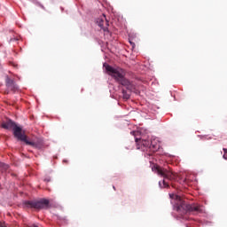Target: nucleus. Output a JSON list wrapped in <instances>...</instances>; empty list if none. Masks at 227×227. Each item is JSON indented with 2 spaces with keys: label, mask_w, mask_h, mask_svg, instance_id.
I'll return each mask as SVG.
<instances>
[{
  "label": "nucleus",
  "mask_w": 227,
  "mask_h": 227,
  "mask_svg": "<svg viewBox=\"0 0 227 227\" xmlns=\"http://www.w3.org/2000/svg\"><path fill=\"white\" fill-rule=\"evenodd\" d=\"M41 8H44L43 5H41Z\"/></svg>",
  "instance_id": "nucleus-13"
},
{
  "label": "nucleus",
  "mask_w": 227,
  "mask_h": 227,
  "mask_svg": "<svg viewBox=\"0 0 227 227\" xmlns=\"http://www.w3.org/2000/svg\"><path fill=\"white\" fill-rule=\"evenodd\" d=\"M1 127L2 129H5V130H11V129H12L13 136L18 141H22L26 143V145L34 146V148H42V146H43L42 140L38 142L27 140V136H26V132L22 129V127L17 125L12 119H7L5 121H3Z\"/></svg>",
  "instance_id": "nucleus-2"
},
{
  "label": "nucleus",
  "mask_w": 227,
  "mask_h": 227,
  "mask_svg": "<svg viewBox=\"0 0 227 227\" xmlns=\"http://www.w3.org/2000/svg\"><path fill=\"white\" fill-rule=\"evenodd\" d=\"M186 227H189V225H186Z\"/></svg>",
  "instance_id": "nucleus-16"
},
{
  "label": "nucleus",
  "mask_w": 227,
  "mask_h": 227,
  "mask_svg": "<svg viewBox=\"0 0 227 227\" xmlns=\"http://www.w3.org/2000/svg\"><path fill=\"white\" fill-rule=\"evenodd\" d=\"M104 67L106 68V74L114 77L116 82L124 86L129 91H132L133 93H137V90H136V85L125 78V70L121 67H113L109 66V64H104Z\"/></svg>",
  "instance_id": "nucleus-3"
},
{
  "label": "nucleus",
  "mask_w": 227,
  "mask_h": 227,
  "mask_svg": "<svg viewBox=\"0 0 227 227\" xmlns=\"http://www.w3.org/2000/svg\"><path fill=\"white\" fill-rule=\"evenodd\" d=\"M9 168H10V166L8 164H5V163L0 161L1 171H8Z\"/></svg>",
  "instance_id": "nucleus-9"
},
{
  "label": "nucleus",
  "mask_w": 227,
  "mask_h": 227,
  "mask_svg": "<svg viewBox=\"0 0 227 227\" xmlns=\"http://www.w3.org/2000/svg\"><path fill=\"white\" fill-rule=\"evenodd\" d=\"M152 171L164 178L162 182H159L160 187H169V184L166 180H176V174L173 173L168 167H160L158 164L152 166Z\"/></svg>",
  "instance_id": "nucleus-5"
},
{
  "label": "nucleus",
  "mask_w": 227,
  "mask_h": 227,
  "mask_svg": "<svg viewBox=\"0 0 227 227\" xmlns=\"http://www.w3.org/2000/svg\"><path fill=\"white\" fill-rule=\"evenodd\" d=\"M223 151L224 152V153H227V149L223 148Z\"/></svg>",
  "instance_id": "nucleus-12"
},
{
  "label": "nucleus",
  "mask_w": 227,
  "mask_h": 227,
  "mask_svg": "<svg viewBox=\"0 0 227 227\" xmlns=\"http://www.w3.org/2000/svg\"><path fill=\"white\" fill-rule=\"evenodd\" d=\"M223 159L225 160H227V156H226V154H223Z\"/></svg>",
  "instance_id": "nucleus-11"
},
{
  "label": "nucleus",
  "mask_w": 227,
  "mask_h": 227,
  "mask_svg": "<svg viewBox=\"0 0 227 227\" xmlns=\"http://www.w3.org/2000/svg\"><path fill=\"white\" fill-rule=\"evenodd\" d=\"M35 227H36V226H35Z\"/></svg>",
  "instance_id": "nucleus-17"
},
{
  "label": "nucleus",
  "mask_w": 227,
  "mask_h": 227,
  "mask_svg": "<svg viewBox=\"0 0 227 227\" xmlns=\"http://www.w3.org/2000/svg\"><path fill=\"white\" fill-rule=\"evenodd\" d=\"M97 24L102 29L105 33V35H111L109 32V20H107V18L106 17V14H103L99 18L97 19Z\"/></svg>",
  "instance_id": "nucleus-7"
},
{
  "label": "nucleus",
  "mask_w": 227,
  "mask_h": 227,
  "mask_svg": "<svg viewBox=\"0 0 227 227\" xmlns=\"http://www.w3.org/2000/svg\"><path fill=\"white\" fill-rule=\"evenodd\" d=\"M25 207L27 208H47L49 207V200L43 199L41 200L33 201V200H27L24 203Z\"/></svg>",
  "instance_id": "nucleus-6"
},
{
  "label": "nucleus",
  "mask_w": 227,
  "mask_h": 227,
  "mask_svg": "<svg viewBox=\"0 0 227 227\" xmlns=\"http://www.w3.org/2000/svg\"><path fill=\"white\" fill-rule=\"evenodd\" d=\"M0 227H4V225H0Z\"/></svg>",
  "instance_id": "nucleus-15"
},
{
  "label": "nucleus",
  "mask_w": 227,
  "mask_h": 227,
  "mask_svg": "<svg viewBox=\"0 0 227 227\" xmlns=\"http://www.w3.org/2000/svg\"><path fill=\"white\" fill-rule=\"evenodd\" d=\"M131 136H134L135 141L138 150H150L151 152H157L160 148V144L158 139L148 140L143 131H131Z\"/></svg>",
  "instance_id": "nucleus-4"
},
{
  "label": "nucleus",
  "mask_w": 227,
  "mask_h": 227,
  "mask_svg": "<svg viewBox=\"0 0 227 227\" xmlns=\"http://www.w3.org/2000/svg\"><path fill=\"white\" fill-rule=\"evenodd\" d=\"M5 86L7 88V90H5V93H10V91H12V93H15L19 91V85L15 83V81L13 79H11L10 76H5Z\"/></svg>",
  "instance_id": "nucleus-8"
},
{
  "label": "nucleus",
  "mask_w": 227,
  "mask_h": 227,
  "mask_svg": "<svg viewBox=\"0 0 227 227\" xmlns=\"http://www.w3.org/2000/svg\"><path fill=\"white\" fill-rule=\"evenodd\" d=\"M113 188H114V190H116V188H115L114 186H113Z\"/></svg>",
  "instance_id": "nucleus-14"
},
{
  "label": "nucleus",
  "mask_w": 227,
  "mask_h": 227,
  "mask_svg": "<svg viewBox=\"0 0 227 227\" xmlns=\"http://www.w3.org/2000/svg\"><path fill=\"white\" fill-rule=\"evenodd\" d=\"M122 97L124 100H129V98H130V94L127 92V90H122Z\"/></svg>",
  "instance_id": "nucleus-10"
},
{
  "label": "nucleus",
  "mask_w": 227,
  "mask_h": 227,
  "mask_svg": "<svg viewBox=\"0 0 227 227\" xmlns=\"http://www.w3.org/2000/svg\"><path fill=\"white\" fill-rule=\"evenodd\" d=\"M169 197L171 200H175L174 202V210L178 212L177 219H182L183 221H187V216L185 214L188 212H195L196 214H203L205 208L201 205L198 204H187L184 200H182V197L179 195L170 193Z\"/></svg>",
  "instance_id": "nucleus-1"
}]
</instances>
